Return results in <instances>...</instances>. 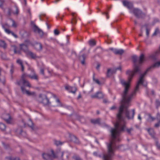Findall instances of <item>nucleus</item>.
<instances>
[{"mask_svg": "<svg viewBox=\"0 0 160 160\" xmlns=\"http://www.w3.org/2000/svg\"><path fill=\"white\" fill-rule=\"evenodd\" d=\"M84 119L83 118V117H80V118L79 119V120L80 121H81L82 122H84Z\"/></svg>", "mask_w": 160, "mask_h": 160, "instance_id": "52", "label": "nucleus"}, {"mask_svg": "<svg viewBox=\"0 0 160 160\" xmlns=\"http://www.w3.org/2000/svg\"><path fill=\"white\" fill-rule=\"evenodd\" d=\"M54 33L56 35H58L59 33V32L57 29H55L54 30Z\"/></svg>", "mask_w": 160, "mask_h": 160, "instance_id": "48", "label": "nucleus"}, {"mask_svg": "<svg viewBox=\"0 0 160 160\" xmlns=\"http://www.w3.org/2000/svg\"><path fill=\"white\" fill-rule=\"evenodd\" d=\"M30 43L29 40H26L24 44H22L21 45V49L23 50L27 54V52L29 51L27 47L30 45Z\"/></svg>", "mask_w": 160, "mask_h": 160, "instance_id": "12", "label": "nucleus"}, {"mask_svg": "<svg viewBox=\"0 0 160 160\" xmlns=\"http://www.w3.org/2000/svg\"><path fill=\"white\" fill-rule=\"evenodd\" d=\"M94 156L96 157H101V155L98 152H93Z\"/></svg>", "mask_w": 160, "mask_h": 160, "instance_id": "36", "label": "nucleus"}, {"mask_svg": "<svg viewBox=\"0 0 160 160\" xmlns=\"http://www.w3.org/2000/svg\"><path fill=\"white\" fill-rule=\"evenodd\" d=\"M31 24L32 27V28L34 27V25H36L32 21L31 22Z\"/></svg>", "mask_w": 160, "mask_h": 160, "instance_id": "56", "label": "nucleus"}, {"mask_svg": "<svg viewBox=\"0 0 160 160\" xmlns=\"http://www.w3.org/2000/svg\"><path fill=\"white\" fill-rule=\"evenodd\" d=\"M105 14H106V16H107V19H108V18H109V16H108V13H106Z\"/></svg>", "mask_w": 160, "mask_h": 160, "instance_id": "64", "label": "nucleus"}, {"mask_svg": "<svg viewBox=\"0 0 160 160\" xmlns=\"http://www.w3.org/2000/svg\"><path fill=\"white\" fill-rule=\"evenodd\" d=\"M12 48L13 49L14 52L15 54H19V52L17 51L16 50V47L15 46H13L12 47Z\"/></svg>", "mask_w": 160, "mask_h": 160, "instance_id": "39", "label": "nucleus"}, {"mask_svg": "<svg viewBox=\"0 0 160 160\" xmlns=\"http://www.w3.org/2000/svg\"><path fill=\"white\" fill-rule=\"evenodd\" d=\"M11 33L16 38H17V35L16 34H15L13 32H11Z\"/></svg>", "mask_w": 160, "mask_h": 160, "instance_id": "58", "label": "nucleus"}, {"mask_svg": "<svg viewBox=\"0 0 160 160\" xmlns=\"http://www.w3.org/2000/svg\"><path fill=\"white\" fill-rule=\"evenodd\" d=\"M132 130L133 129L132 128H131L129 129H127V131L128 132V133H130L131 131H132Z\"/></svg>", "mask_w": 160, "mask_h": 160, "instance_id": "51", "label": "nucleus"}, {"mask_svg": "<svg viewBox=\"0 0 160 160\" xmlns=\"http://www.w3.org/2000/svg\"><path fill=\"white\" fill-rule=\"evenodd\" d=\"M63 155V152H59L57 154V156L59 158L60 160H63L62 158Z\"/></svg>", "mask_w": 160, "mask_h": 160, "instance_id": "30", "label": "nucleus"}, {"mask_svg": "<svg viewBox=\"0 0 160 160\" xmlns=\"http://www.w3.org/2000/svg\"><path fill=\"white\" fill-rule=\"evenodd\" d=\"M20 125L22 127H25L28 126L30 127L33 130H34L35 129V128L34 127L33 123L31 120H29L28 121L27 124H26L23 121H22L20 123Z\"/></svg>", "mask_w": 160, "mask_h": 160, "instance_id": "10", "label": "nucleus"}, {"mask_svg": "<svg viewBox=\"0 0 160 160\" xmlns=\"http://www.w3.org/2000/svg\"><path fill=\"white\" fill-rule=\"evenodd\" d=\"M93 80L94 81L97 83L98 84L100 85L101 84L100 82H99V80L98 79H95L94 78H93Z\"/></svg>", "mask_w": 160, "mask_h": 160, "instance_id": "43", "label": "nucleus"}, {"mask_svg": "<svg viewBox=\"0 0 160 160\" xmlns=\"http://www.w3.org/2000/svg\"><path fill=\"white\" fill-rule=\"evenodd\" d=\"M35 48L38 51L41 50L42 48V45L40 43L37 42L34 45Z\"/></svg>", "mask_w": 160, "mask_h": 160, "instance_id": "20", "label": "nucleus"}, {"mask_svg": "<svg viewBox=\"0 0 160 160\" xmlns=\"http://www.w3.org/2000/svg\"><path fill=\"white\" fill-rule=\"evenodd\" d=\"M91 122L93 124H98L100 122V119L99 118H97L94 119H92Z\"/></svg>", "mask_w": 160, "mask_h": 160, "instance_id": "27", "label": "nucleus"}, {"mask_svg": "<svg viewBox=\"0 0 160 160\" xmlns=\"http://www.w3.org/2000/svg\"><path fill=\"white\" fill-rule=\"evenodd\" d=\"M38 101L44 105H49L50 104L48 99L45 94H40L39 95Z\"/></svg>", "mask_w": 160, "mask_h": 160, "instance_id": "8", "label": "nucleus"}, {"mask_svg": "<svg viewBox=\"0 0 160 160\" xmlns=\"http://www.w3.org/2000/svg\"><path fill=\"white\" fill-rule=\"evenodd\" d=\"M42 155L43 159L45 160H52L56 157L52 150L47 153H43Z\"/></svg>", "mask_w": 160, "mask_h": 160, "instance_id": "6", "label": "nucleus"}, {"mask_svg": "<svg viewBox=\"0 0 160 160\" xmlns=\"http://www.w3.org/2000/svg\"><path fill=\"white\" fill-rule=\"evenodd\" d=\"M34 32L37 33L40 37H42L43 35V32L36 25H34V27L32 28Z\"/></svg>", "mask_w": 160, "mask_h": 160, "instance_id": "13", "label": "nucleus"}, {"mask_svg": "<svg viewBox=\"0 0 160 160\" xmlns=\"http://www.w3.org/2000/svg\"><path fill=\"white\" fill-rule=\"evenodd\" d=\"M109 49L115 53V51H116V49L112 48H110Z\"/></svg>", "mask_w": 160, "mask_h": 160, "instance_id": "57", "label": "nucleus"}, {"mask_svg": "<svg viewBox=\"0 0 160 160\" xmlns=\"http://www.w3.org/2000/svg\"><path fill=\"white\" fill-rule=\"evenodd\" d=\"M160 126V122H158L156 123L154 126V127L155 128H158Z\"/></svg>", "mask_w": 160, "mask_h": 160, "instance_id": "42", "label": "nucleus"}, {"mask_svg": "<svg viewBox=\"0 0 160 160\" xmlns=\"http://www.w3.org/2000/svg\"><path fill=\"white\" fill-rule=\"evenodd\" d=\"M72 89H70L69 91L73 93H75L76 91V88L75 87H72Z\"/></svg>", "mask_w": 160, "mask_h": 160, "instance_id": "34", "label": "nucleus"}, {"mask_svg": "<svg viewBox=\"0 0 160 160\" xmlns=\"http://www.w3.org/2000/svg\"><path fill=\"white\" fill-rule=\"evenodd\" d=\"M138 118L140 120H141V118L140 115H138Z\"/></svg>", "mask_w": 160, "mask_h": 160, "instance_id": "61", "label": "nucleus"}, {"mask_svg": "<svg viewBox=\"0 0 160 160\" xmlns=\"http://www.w3.org/2000/svg\"><path fill=\"white\" fill-rule=\"evenodd\" d=\"M89 43L90 46H93L96 44V42L94 40H91L88 42Z\"/></svg>", "mask_w": 160, "mask_h": 160, "instance_id": "31", "label": "nucleus"}, {"mask_svg": "<svg viewBox=\"0 0 160 160\" xmlns=\"http://www.w3.org/2000/svg\"><path fill=\"white\" fill-rule=\"evenodd\" d=\"M0 46L4 49H5L7 48V44L3 41L1 40L0 41Z\"/></svg>", "mask_w": 160, "mask_h": 160, "instance_id": "25", "label": "nucleus"}, {"mask_svg": "<svg viewBox=\"0 0 160 160\" xmlns=\"http://www.w3.org/2000/svg\"><path fill=\"white\" fill-rule=\"evenodd\" d=\"M143 28L144 29L146 34L145 41L147 42L149 38L150 25L149 24H146L144 25Z\"/></svg>", "mask_w": 160, "mask_h": 160, "instance_id": "9", "label": "nucleus"}, {"mask_svg": "<svg viewBox=\"0 0 160 160\" xmlns=\"http://www.w3.org/2000/svg\"><path fill=\"white\" fill-rule=\"evenodd\" d=\"M100 65L99 64H98L97 66L96 67V68L98 69L100 67Z\"/></svg>", "mask_w": 160, "mask_h": 160, "instance_id": "62", "label": "nucleus"}, {"mask_svg": "<svg viewBox=\"0 0 160 160\" xmlns=\"http://www.w3.org/2000/svg\"><path fill=\"white\" fill-rule=\"evenodd\" d=\"M5 32L8 34H9L11 33V32L9 30L5 28Z\"/></svg>", "mask_w": 160, "mask_h": 160, "instance_id": "53", "label": "nucleus"}, {"mask_svg": "<svg viewBox=\"0 0 160 160\" xmlns=\"http://www.w3.org/2000/svg\"><path fill=\"white\" fill-rule=\"evenodd\" d=\"M160 66V61L156 62L151 66V69L159 67Z\"/></svg>", "mask_w": 160, "mask_h": 160, "instance_id": "22", "label": "nucleus"}, {"mask_svg": "<svg viewBox=\"0 0 160 160\" xmlns=\"http://www.w3.org/2000/svg\"><path fill=\"white\" fill-rule=\"evenodd\" d=\"M21 89L23 93L26 94L28 96L35 97L36 96V93L35 92H31L26 90L23 87H21Z\"/></svg>", "mask_w": 160, "mask_h": 160, "instance_id": "11", "label": "nucleus"}, {"mask_svg": "<svg viewBox=\"0 0 160 160\" xmlns=\"http://www.w3.org/2000/svg\"><path fill=\"white\" fill-rule=\"evenodd\" d=\"M156 119L158 122H160V114L159 113L157 114Z\"/></svg>", "mask_w": 160, "mask_h": 160, "instance_id": "41", "label": "nucleus"}, {"mask_svg": "<svg viewBox=\"0 0 160 160\" xmlns=\"http://www.w3.org/2000/svg\"><path fill=\"white\" fill-rule=\"evenodd\" d=\"M116 71V69H108L107 73V75L108 77L111 76L112 75L115 73Z\"/></svg>", "mask_w": 160, "mask_h": 160, "instance_id": "19", "label": "nucleus"}, {"mask_svg": "<svg viewBox=\"0 0 160 160\" xmlns=\"http://www.w3.org/2000/svg\"><path fill=\"white\" fill-rule=\"evenodd\" d=\"M156 105L157 108L160 106V102L159 101L157 100L156 101Z\"/></svg>", "mask_w": 160, "mask_h": 160, "instance_id": "40", "label": "nucleus"}, {"mask_svg": "<svg viewBox=\"0 0 160 160\" xmlns=\"http://www.w3.org/2000/svg\"><path fill=\"white\" fill-rule=\"evenodd\" d=\"M52 106L54 107H60L62 111H67L68 110V108L66 106L63 105L58 98H56L55 101L52 103Z\"/></svg>", "mask_w": 160, "mask_h": 160, "instance_id": "7", "label": "nucleus"}, {"mask_svg": "<svg viewBox=\"0 0 160 160\" xmlns=\"http://www.w3.org/2000/svg\"><path fill=\"white\" fill-rule=\"evenodd\" d=\"M117 141L112 139L107 144V153L103 155V157L104 160H111L114 154V150L116 148L115 142Z\"/></svg>", "mask_w": 160, "mask_h": 160, "instance_id": "3", "label": "nucleus"}, {"mask_svg": "<svg viewBox=\"0 0 160 160\" xmlns=\"http://www.w3.org/2000/svg\"><path fill=\"white\" fill-rule=\"evenodd\" d=\"M17 62L20 65L22 71H23L24 70V67L22 64V61L20 59H18L17 61Z\"/></svg>", "mask_w": 160, "mask_h": 160, "instance_id": "26", "label": "nucleus"}, {"mask_svg": "<svg viewBox=\"0 0 160 160\" xmlns=\"http://www.w3.org/2000/svg\"><path fill=\"white\" fill-rule=\"evenodd\" d=\"M152 94V95H154V92L153 91H152L151 92V94Z\"/></svg>", "mask_w": 160, "mask_h": 160, "instance_id": "63", "label": "nucleus"}, {"mask_svg": "<svg viewBox=\"0 0 160 160\" xmlns=\"http://www.w3.org/2000/svg\"><path fill=\"white\" fill-rule=\"evenodd\" d=\"M15 9V11H13V12L14 14L17 15L19 11H18V8L17 7H16Z\"/></svg>", "mask_w": 160, "mask_h": 160, "instance_id": "44", "label": "nucleus"}, {"mask_svg": "<svg viewBox=\"0 0 160 160\" xmlns=\"http://www.w3.org/2000/svg\"><path fill=\"white\" fill-rule=\"evenodd\" d=\"M144 56L143 54H142L139 57V62L140 64L142 63L144 61Z\"/></svg>", "mask_w": 160, "mask_h": 160, "instance_id": "29", "label": "nucleus"}, {"mask_svg": "<svg viewBox=\"0 0 160 160\" xmlns=\"http://www.w3.org/2000/svg\"><path fill=\"white\" fill-rule=\"evenodd\" d=\"M151 132H152V137L155 140L156 144L157 147V148L158 149H160V144L158 143V141L156 139V137H155V133L154 132L153 129H151Z\"/></svg>", "mask_w": 160, "mask_h": 160, "instance_id": "17", "label": "nucleus"}, {"mask_svg": "<svg viewBox=\"0 0 160 160\" xmlns=\"http://www.w3.org/2000/svg\"><path fill=\"white\" fill-rule=\"evenodd\" d=\"M26 54L30 57L32 58L33 59H36L38 57L36 56L35 54L30 51L27 52Z\"/></svg>", "mask_w": 160, "mask_h": 160, "instance_id": "21", "label": "nucleus"}, {"mask_svg": "<svg viewBox=\"0 0 160 160\" xmlns=\"http://www.w3.org/2000/svg\"><path fill=\"white\" fill-rule=\"evenodd\" d=\"M130 12L132 13L138 18H143L146 16V13L138 8H132Z\"/></svg>", "mask_w": 160, "mask_h": 160, "instance_id": "5", "label": "nucleus"}, {"mask_svg": "<svg viewBox=\"0 0 160 160\" xmlns=\"http://www.w3.org/2000/svg\"><path fill=\"white\" fill-rule=\"evenodd\" d=\"M124 51L123 49H116L115 51V54H116L122 55L124 53Z\"/></svg>", "mask_w": 160, "mask_h": 160, "instance_id": "24", "label": "nucleus"}, {"mask_svg": "<svg viewBox=\"0 0 160 160\" xmlns=\"http://www.w3.org/2000/svg\"><path fill=\"white\" fill-rule=\"evenodd\" d=\"M72 24H75L76 23V20L74 18L72 19L71 21Z\"/></svg>", "mask_w": 160, "mask_h": 160, "instance_id": "47", "label": "nucleus"}, {"mask_svg": "<svg viewBox=\"0 0 160 160\" xmlns=\"http://www.w3.org/2000/svg\"><path fill=\"white\" fill-rule=\"evenodd\" d=\"M158 83V80L155 77H152V84L153 85H155Z\"/></svg>", "mask_w": 160, "mask_h": 160, "instance_id": "28", "label": "nucleus"}, {"mask_svg": "<svg viewBox=\"0 0 160 160\" xmlns=\"http://www.w3.org/2000/svg\"><path fill=\"white\" fill-rule=\"evenodd\" d=\"M1 57L4 60H6L7 59V58L6 57L5 53H2L1 55Z\"/></svg>", "mask_w": 160, "mask_h": 160, "instance_id": "35", "label": "nucleus"}, {"mask_svg": "<svg viewBox=\"0 0 160 160\" xmlns=\"http://www.w3.org/2000/svg\"><path fill=\"white\" fill-rule=\"evenodd\" d=\"M40 73L42 74H44V70L42 68H41L40 69Z\"/></svg>", "mask_w": 160, "mask_h": 160, "instance_id": "55", "label": "nucleus"}, {"mask_svg": "<svg viewBox=\"0 0 160 160\" xmlns=\"http://www.w3.org/2000/svg\"><path fill=\"white\" fill-rule=\"evenodd\" d=\"M6 128L5 125L2 123H0V129L2 131H4Z\"/></svg>", "mask_w": 160, "mask_h": 160, "instance_id": "33", "label": "nucleus"}, {"mask_svg": "<svg viewBox=\"0 0 160 160\" xmlns=\"http://www.w3.org/2000/svg\"><path fill=\"white\" fill-rule=\"evenodd\" d=\"M159 29H156L155 32L153 33L152 36H154L156 35L157 33H158V32H159Z\"/></svg>", "mask_w": 160, "mask_h": 160, "instance_id": "45", "label": "nucleus"}, {"mask_svg": "<svg viewBox=\"0 0 160 160\" xmlns=\"http://www.w3.org/2000/svg\"><path fill=\"white\" fill-rule=\"evenodd\" d=\"M92 98H102L103 97V95L101 92H98L94 95L91 96Z\"/></svg>", "mask_w": 160, "mask_h": 160, "instance_id": "18", "label": "nucleus"}, {"mask_svg": "<svg viewBox=\"0 0 160 160\" xmlns=\"http://www.w3.org/2000/svg\"><path fill=\"white\" fill-rule=\"evenodd\" d=\"M75 160H82L78 156L74 155L73 157Z\"/></svg>", "mask_w": 160, "mask_h": 160, "instance_id": "38", "label": "nucleus"}, {"mask_svg": "<svg viewBox=\"0 0 160 160\" xmlns=\"http://www.w3.org/2000/svg\"><path fill=\"white\" fill-rule=\"evenodd\" d=\"M132 57V60L134 63L133 66V70L132 71L128 70L126 72V73L128 75V81L127 82H126V83H128L129 86L130 82L132 79L133 76L135 74L139 72L140 71V67L136 63L138 59L137 57L136 56L133 55Z\"/></svg>", "mask_w": 160, "mask_h": 160, "instance_id": "2", "label": "nucleus"}, {"mask_svg": "<svg viewBox=\"0 0 160 160\" xmlns=\"http://www.w3.org/2000/svg\"><path fill=\"white\" fill-rule=\"evenodd\" d=\"M116 108V107L115 106H112L111 108H110V109L111 110H114Z\"/></svg>", "mask_w": 160, "mask_h": 160, "instance_id": "54", "label": "nucleus"}, {"mask_svg": "<svg viewBox=\"0 0 160 160\" xmlns=\"http://www.w3.org/2000/svg\"><path fill=\"white\" fill-rule=\"evenodd\" d=\"M123 5L129 9L130 11L132 9V4L130 2L126 0H123L122 2Z\"/></svg>", "mask_w": 160, "mask_h": 160, "instance_id": "15", "label": "nucleus"}, {"mask_svg": "<svg viewBox=\"0 0 160 160\" xmlns=\"http://www.w3.org/2000/svg\"><path fill=\"white\" fill-rule=\"evenodd\" d=\"M69 140L76 144H78L79 143V141L77 138L74 135L72 134L71 133L69 134Z\"/></svg>", "mask_w": 160, "mask_h": 160, "instance_id": "14", "label": "nucleus"}, {"mask_svg": "<svg viewBox=\"0 0 160 160\" xmlns=\"http://www.w3.org/2000/svg\"><path fill=\"white\" fill-rule=\"evenodd\" d=\"M159 21L158 20V19H155L153 20V22H152V24L154 25V23Z\"/></svg>", "mask_w": 160, "mask_h": 160, "instance_id": "50", "label": "nucleus"}, {"mask_svg": "<svg viewBox=\"0 0 160 160\" xmlns=\"http://www.w3.org/2000/svg\"><path fill=\"white\" fill-rule=\"evenodd\" d=\"M12 26L13 27H16L17 26V24L13 20H12Z\"/></svg>", "mask_w": 160, "mask_h": 160, "instance_id": "49", "label": "nucleus"}, {"mask_svg": "<svg viewBox=\"0 0 160 160\" xmlns=\"http://www.w3.org/2000/svg\"><path fill=\"white\" fill-rule=\"evenodd\" d=\"M121 67L120 66H119L117 68H115V69H116V70H121Z\"/></svg>", "mask_w": 160, "mask_h": 160, "instance_id": "59", "label": "nucleus"}, {"mask_svg": "<svg viewBox=\"0 0 160 160\" xmlns=\"http://www.w3.org/2000/svg\"><path fill=\"white\" fill-rule=\"evenodd\" d=\"M2 118L7 123H10L11 122V118L9 114H4L2 115Z\"/></svg>", "mask_w": 160, "mask_h": 160, "instance_id": "16", "label": "nucleus"}, {"mask_svg": "<svg viewBox=\"0 0 160 160\" xmlns=\"http://www.w3.org/2000/svg\"><path fill=\"white\" fill-rule=\"evenodd\" d=\"M146 71L143 74H141L139 78V80L137 83L135 89L133 92L128 94V91L129 86L128 83H126L122 79H120V81L122 85L124 87V91L122 94V100L121 105L119 107V112L117 114V121L114 124V128H112L110 131L112 139L118 141H119L118 137L120 132L124 129L125 128V122L124 118L122 116L123 112H124L126 117L128 119L133 118L135 114L134 109L129 110L128 108L130 105V102L132 96L138 91L140 85L142 84L143 82V78L147 73Z\"/></svg>", "mask_w": 160, "mask_h": 160, "instance_id": "1", "label": "nucleus"}, {"mask_svg": "<svg viewBox=\"0 0 160 160\" xmlns=\"http://www.w3.org/2000/svg\"><path fill=\"white\" fill-rule=\"evenodd\" d=\"M86 56L85 55H83L79 57V60L82 65H84L85 64V60L86 59Z\"/></svg>", "mask_w": 160, "mask_h": 160, "instance_id": "23", "label": "nucleus"}, {"mask_svg": "<svg viewBox=\"0 0 160 160\" xmlns=\"http://www.w3.org/2000/svg\"><path fill=\"white\" fill-rule=\"evenodd\" d=\"M7 159L8 160H19V158H7Z\"/></svg>", "mask_w": 160, "mask_h": 160, "instance_id": "37", "label": "nucleus"}, {"mask_svg": "<svg viewBox=\"0 0 160 160\" xmlns=\"http://www.w3.org/2000/svg\"><path fill=\"white\" fill-rule=\"evenodd\" d=\"M72 87H70L69 86H66L65 87V89L68 90L69 91L70 90V89H72Z\"/></svg>", "mask_w": 160, "mask_h": 160, "instance_id": "46", "label": "nucleus"}, {"mask_svg": "<svg viewBox=\"0 0 160 160\" xmlns=\"http://www.w3.org/2000/svg\"><path fill=\"white\" fill-rule=\"evenodd\" d=\"M54 144L57 146H59L62 145L63 143V142H61L60 141L55 140L54 142Z\"/></svg>", "mask_w": 160, "mask_h": 160, "instance_id": "32", "label": "nucleus"}, {"mask_svg": "<svg viewBox=\"0 0 160 160\" xmlns=\"http://www.w3.org/2000/svg\"><path fill=\"white\" fill-rule=\"evenodd\" d=\"M28 77H29L31 79H35L36 80L38 79V75L34 73L32 75L24 73L22 75L20 80L17 82V84L19 85H20L21 83H22L25 86L30 87H31L30 84L29 82L26 79Z\"/></svg>", "mask_w": 160, "mask_h": 160, "instance_id": "4", "label": "nucleus"}, {"mask_svg": "<svg viewBox=\"0 0 160 160\" xmlns=\"http://www.w3.org/2000/svg\"><path fill=\"white\" fill-rule=\"evenodd\" d=\"M82 98V96L80 94H79L78 97V99H79Z\"/></svg>", "mask_w": 160, "mask_h": 160, "instance_id": "60", "label": "nucleus"}]
</instances>
